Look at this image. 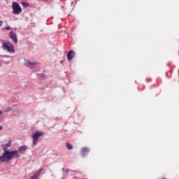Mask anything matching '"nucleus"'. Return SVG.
Here are the masks:
<instances>
[{
  "mask_svg": "<svg viewBox=\"0 0 179 179\" xmlns=\"http://www.w3.org/2000/svg\"><path fill=\"white\" fill-rule=\"evenodd\" d=\"M3 48H4V50H6L8 52H10L11 54H13V52H15L13 45H12L11 43H3Z\"/></svg>",
  "mask_w": 179,
  "mask_h": 179,
  "instance_id": "4",
  "label": "nucleus"
},
{
  "mask_svg": "<svg viewBox=\"0 0 179 179\" xmlns=\"http://www.w3.org/2000/svg\"><path fill=\"white\" fill-rule=\"evenodd\" d=\"M73 57H75V52L73 50H71L67 54L68 61L71 62V59H73Z\"/></svg>",
  "mask_w": 179,
  "mask_h": 179,
  "instance_id": "6",
  "label": "nucleus"
},
{
  "mask_svg": "<svg viewBox=\"0 0 179 179\" xmlns=\"http://www.w3.org/2000/svg\"><path fill=\"white\" fill-rule=\"evenodd\" d=\"M5 29L6 30H10V27H9V26L6 27H5Z\"/></svg>",
  "mask_w": 179,
  "mask_h": 179,
  "instance_id": "15",
  "label": "nucleus"
},
{
  "mask_svg": "<svg viewBox=\"0 0 179 179\" xmlns=\"http://www.w3.org/2000/svg\"><path fill=\"white\" fill-rule=\"evenodd\" d=\"M89 153V148H83L81 150V155L83 157H85V155H87Z\"/></svg>",
  "mask_w": 179,
  "mask_h": 179,
  "instance_id": "7",
  "label": "nucleus"
},
{
  "mask_svg": "<svg viewBox=\"0 0 179 179\" xmlns=\"http://www.w3.org/2000/svg\"><path fill=\"white\" fill-rule=\"evenodd\" d=\"M66 145L67 149H69V150L73 149V146H72V145H71V143H67L66 144Z\"/></svg>",
  "mask_w": 179,
  "mask_h": 179,
  "instance_id": "11",
  "label": "nucleus"
},
{
  "mask_svg": "<svg viewBox=\"0 0 179 179\" xmlns=\"http://www.w3.org/2000/svg\"><path fill=\"white\" fill-rule=\"evenodd\" d=\"M44 135V132L43 131H36L32 136L33 138V145H37V142H38V138L40 136H43Z\"/></svg>",
  "mask_w": 179,
  "mask_h": 179,
  "instance_id": "3",
  "label": "nucleus"
},
{
  "mask_svg": "<svg viewBox=\"0 0 179 179\" xmlns=\"http://www.w3.org/2000/svg\"><path fill=\"white\" fill-rule=\"evenodd\" d=\"M2 126H0V131H2Z\"/></svg>",
  "mask_w": 179,
  "mask_h": 179,
  "instance_id": "17",
  "label": "nucleus"
},
{
  "mask_svg": "<svg viewBox=\"0 0 179 179\" xmlns=\"http://www.w3.org/2000/svg\"><path fill=\"white\" fill-rule=\"evenodd\" d=\"M21 5L24 8H27V6H30V4L29 3H26V2H21Z\"/></svg>",
  "mask_w": 179,
  "mask_h": 179,
  "instance_id": "12",
  "label": "nucleus"
},
{
  "mask_svg": "<svg viewBox=\"0 0 179 179\" xmlns=\"http://www.w3.org/2000/svg\"><path fill=\"white\" fill-rule=\"evenodd\" d=\"M10 108H6L5 109V111H6V113H9V111H10Z\"/></svg>",
  "mask_w": 179,
  "mask_h": 179,
  "instance_id": "13",
  "label": "nucleus"
},
{
  "mask_svg": "<svg viewBox=\"0 0 179 179\" xmlns=\"http://www.w3.org/2000/svg\"><path fill=\"white\" fill-rule=\"evenodd\" d=\"M0 115H2V111L0 110Z\"/></svg>",
  "mask_w": 179,
  "mask_h": 179,
  "instance_id": "19",
  "label": "nucleus"
},
{
  "mask_svg": "<svg viewBox=\"0 0 179 179\" xmlns=\"http://www.w3.org/2000/svg\"><path fill=\"white\" fill-rule=\"evenodd\" d=\"M66 173H68V170L66 171Z\"/></svg>",
  "mask_w": 179,
  "mask_h": 179,
  "instance_id": "20",
  "label": "nucleus"
},
{
  "mask_svg": "<svg viewBox=\"0 0 179 179\" xmlns=\"http://www.w3.org/2000/svg\"><path fill=\"white\" fill-rule=\"evenodd\" d=\"M42 78H45V75H42Z\"/></svg>",
  "mask_w": 179,
  "mask_h": 179,
  "instance_id": "18",
  "label": "nucleus"
},
{
  "mask_svg": "<svg viewBox=\"0 0 179 179\" xmlns=\"http://www.w3.org/2000/svg\"><path fill=\"white\" fill-rule=\"evenodd\" d=\"M2 24H3V21L0 20V27L2 26Z\"/></svg>",
  "mask_w": 179,
  "mask_h": 179,
  "instance_id": "16",
  "label": "nucleus"
},
{
  "mask_svg": "<svg viewBox=\"0 0 179 179\" xmlns=\"http://www.w3.org/2000/svg\"><path fill=\"white\" fill-rule=\"evenodd\" d=\"M41 171L42 169H40L36 173L34 174L30 179H38V177H40V173H41Z\"/></svg>",
  "mask_w": 179,
  "mask_h": 179,
  "instance_id": "9",
  "label": "nucleus"
},
{
  "mask_svg": "<svg viewBox=\"0 0 179 179\" xmlns=\"http://www.w3.org/2000/svg\"><path fill=\"white\" fill-rule=\"evenodd\" d=\"M26 150H27V147L25 146V145H23V146L19 148V151L21 153H23L24 152H26Z\"/></svg>",
  "mask_w": 179,
  "mask_h": 179,
  "instance_id": "10",
  "label": "nucleus"
},
{
  "mask_svg": "<svg viewBox=\"0 0 179 179\" xmlns=\"http://www.w3.org/2000/svg\"><path fill=\"white\" fill-rule=\"evenodd\" d=\"M10 141L8 142L7 144H6V148H9V146H10Z\"/></svg>",
  "mask_w": 179,
  "mask_h": 179,
  "instance_id": "14",
  "label": "nucleus"
},
{
  "mask_svg": "<svg viewBox=\"0 0 179 179\" xmlns=\"http://www.w3.org/2000/svg\"><path fill=\"white\" fill-rule=\"evenodd\" d=\"M4 153L0 156V162H9V160H12V159L19 157V154L17 150L9 151L8 148H3Z\"/></svg>",
  "mask_w": 179,
  "mask_h": 179,
  "instance_id": "1",
  "label": "nucleus"
},
{
  "mask_svg": "<svg viewBox=\"0 0 179 179\" xmlns=\"http://www.w3.org/2000/svg\"><path fill=\"white\" fill-rule=\"evenodd\" d=\"M38 63L37 62H31L30 61H26L25 65L27 66H29V68H33L34 65H37Z\"/></svg>",
  "mask_w": 179,
  "mask_h": 179,
  "instance_id": "8",
  "label": "nucleus"
},
{
  "mask_svg": "<svg viewBox=\"0 0 179 179\" xmlns=\"http://www.w3.org/2000/svg\"><path fill=\"white\" fill-rule=\"evenodd\" d=\"M12 8L13 13H14V15H20V13H22V7H20V5H19V3L16 2H13Z\"/></svg>",
  "mask_w": 179,
  "mask_h": 179,
  "instance_id": "2",
  "label": "nucleus"
},
{
  "mask_svg": "<svg viewBox=\"0 0 179 179\" xmlns=\"http://www.w3.org/2000/svg\"><path fill=\"white\" fill-rule=\"evenodd\" d=\"M9 37L14 41L15 44H17V37L16 36V34L13 31H10L9 34Z\"/></svg>",
  "mask_w": 179,
  "mask_h": 179,
  "instance_id": "5",
  "label": "nucleus"
}]
</instances>
